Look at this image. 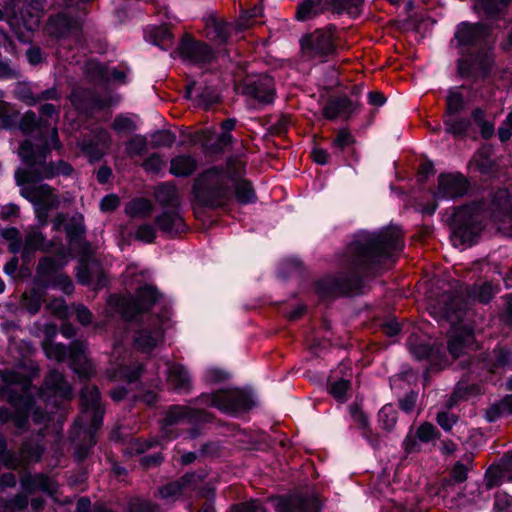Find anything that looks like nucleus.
<instances>
[{"instance_id":"f3484780","label":"nucleus","mask_w":512,"mask_h":512,"mask_svg":"<svg viewBox=\"0 0 512 512\" xmlns=\"http://www.w3.org/2000/svg\"><path fill=\"white\" fill-rule=\"evenodd\" d=\"M167 383L175 391L187 392L191 387V376L185 366L167 362Z\"/></svg>"},{"instance_id":"bb28decb","label":"nucleus","mask_w":512,"mask_h":512,"mask_svg":"<svg viewBox=\"0 0 512 512\" xmlns=\"http://www.w3.org/2000/svg\"><path fill=\"white\" fill-rule=\"evenodd\" d=\"M483 29L479 25L461 23L455 32V41L458 47H466L475 43L481 36Z\"/></svg>"},{"instance_id":"412c9836","label":"nucleus","mask_w":512,"mask_h":512,"mask_svg":"<svg viewBox=\"0 0 512 512\" xmlns=\"http://www.w3.org/2000/svg\"><path fill=\"white\" fill-rule=\"evenodd\" d=\"M317 288L324 296L350 293L353 284L338 276H327L317 283Z\"/></svg>"},{"instance_id":"6ab92c4d","label":"nucleus","mask_w":512,"mask_h":512,"mask_svg":"<svg viewBox=\"0 0 512 512\" xmlns=\"http://www.w3.org/2000/svg\"><path fill=\"white\" fill-rule=\"evenodd\" d=\"M163 336V329L160 325L152 329L143 328L137 332L134 344L142 352H149L163 340Z\"/></svg>"},{"instance_id":"0e129e2a","label":"nucleus","mask_w":512,"mask_h":512,"mask_svg":"<svg viewBox=\"0 0 512 512\" xmlns=\"http://www.w3.org/2000/svg\"><path fill=\"white\" fill-rule=\"evenodd\" d=\"M353 143L352 135L346 130H340L333 140V146L335 148H339L340 150H344L346 147Z\"/></svg>"},{"instance_id":"f257e3e1","label":"nucleus","mask_w":512,"mask_h":512,"mask_svg":"<svg viewBox=\"0 0 512 512\" xmlns=\"http://www.w3.org/2000/svg\"><path fill=\"white\" fill-rule=\"evenodd\" d=\"M401 237L396 226L380 232H358L348 245L344 263L355 268L378 263L402 248Z\"/></svg>"},{"instance_id":"9d476101","label":"nucleus","mask_w":512,"mask_h":512,"mask_svg":"<svg viewBox=\"0 0 512 512\" xmlns=\"http://www.w3.org/2000/svg\"><path fill=\"white\" fill-rule=\"evenodd\" d=\"M158 297L156 289L147 285L137 291L135 298H115V305L125 318L132 319L137 313L149 309Z\"/></svg>"},{"instance_id":"aec40b11","label":"nucleus","mask_w":512,"mask_h":512,"mask_svg":"<svg viewBox=\"0 0 512 512\" xmlns=\"http://www.w3.org/2000/svg\"><path fill=\"white\" fill-rule=\"evenodd\" d=\"M203 419V413L200 410L192 409L186 406H172L165 416V424L167 426L200 421Z\"/></svg>"},{"instance_id":"603ef678","label":"nucleus","mask_w":512,"mask_h":512,"mask_svg":"<svg viewBox=\"0 0 512 512\" xmlns=\"http://www.w3.org/2000/svg\"><path fill=\"white\" fill-rule=\"evenodd\" d=\"M463 107V97L457 91H450L447 96V110L448 114L452 115L458 111H460Z\"/></svg>"},{"instance_id":"69168bd1","label":"nucleus","mask_w":512,"mask_h":512,"mask_svg":"<svg viewBox=\"0 0 512 512\" xmlns=\"http://www.w3.org/2000/svg\"><path fill=\"white\" fill-rule=\"evenodd\" d=\"M53 285L65 294H71L74 289L71 279L67 275L63 274H58L55 277Z\"/></svg>"},{"instance_id":"423d86ee","label":"nucleus","mask_w":512,"mask_h":512,"mask_svg":"<svg viewBox=\"0 0 512 512\" xmlns=\"http://www.w3.org/2000/svg\"><path fill=\"white\" fill-rule=\"evenodd\" d=\"M43 349L49 359L61 362L67 357L70 366L80 378H88L93 373V367L86 357V345L83 342H74L69 350L62 344L44 341Z\"/></svg>"},{"instance_id":"cd10ccee","label":"nucleus","mask_w":512,"mask_h":512,"mask_svg":"<svg viewBox=\"0 0 512 512\" xmlns=\"http://www.w3.org/2000/svg\"><path fill=\"white\" fill-rule=\"evenodd\" d=\"M328 0H302L297 7L296 18L308 21L321 14L327 7Z\"/></svg>"},{"instance_id":"5fc2aeb1","label":"nucleus","mask_w":512,"mask_h":512,"mask_svg":"<svg viewBox=\"0 0 512 512\" xmlns=\"http://www.w3.org/2000/svg\"><path fill=\"white\" fill-rule=\"evenodd\" d=\"M112 127L118 133H127L135 129V124L128 117L117 116L113 121Z\"/></svg>"},{"instance_id":"37998d69","label":"nucleus","mask_w":512,"mask_h":512,"mask_svg":"<svg viewBox=\"0 0 512 512\" xmlns=\"http://www.w3.org/2000/svg\"><path fill=\"white\" fill-rule=\"evenodd\" d=\"M0 376L6 384L1 388L3 394L9 392L10 385H20L22 390H26L29 386L28 380L15 371H2Z\"/></svg>"},{"instance_id":"20e7f679","label":"nucleus","mask_w":512,"mask_h":512,"mask_svg":"<svg viewBox=\"0 0 512 512\" xmlns=\"http://www.w3.org/2000/svg\"><path fill=\"white\" fill-rule=\"evenodd\" d=\"M459 296L443 294L440 299L429 297V310L435 317L445 318L453 324L448 340V350L453 358L474 350V336L466 329L455 325L463 309Z\"/></svg>"},{"instance_id":"2eb2a0df","label":"nucleus","mask_w":512,"mask_h":512,"mask_svg":"<svg viewBox=\"0 0 512 512\" xmlns=\"http://www.w3.org/2000/svg\"><path fill=\"white\" fill-rule=\"evenodd\" d=\"M320 507V502L314 494L280 498L275 505L277 512H319Z\"/></svg>"},{"instance_id":"c9c22d12","label":"nucleus","mask_w":512,"mask_h":512,"mask_svg":"<svg viewBox=\"0 0 512 512\" xmlns=\"http://www.w3.org/2000/svg\"><path fill=\"white\" fill-rule=\"evenodd\" d=\"M155 198L163 206L175 207L178 204L177 188L170 184L160 185L155 192Z\"/></svg>"},{"instance_id":"4c0bfd02","label":"nucleus","mask_w":512,"mask_h":512,"mask_svg":"<svg viewBox=\"0 0 512 512\" xmlns=\"http://www.w3.org/2000/svg\"><path fill=\"white\" fill-rule=\"evenodd\" d=\"M125 210L131 217H146L152 211V203L143 198L135 199L126 206Z\"/></svg>"},{"instance_id":"dca6fc26","label":"nucleus","mask_w":512,"mask_h":512,"mask_svg":"<svg viewBox=\"0 0 512 512\" xmlns=\"http://www.w3.org/2000/svg\"><path fill=\"white\" fill-rule=\"evenodd\" d=\"M274 83L267 75L258 76L244 87V93L260 103H271L274 100Z\"/></svg>"},{"instance_id":"052dcab7","label":"nucleus","mask_w":512,"mask_h":512,"mask_svg":"<svg viewBox=\"0 0 512 512\" xmlns=\"http://www.w3.org/2000/svg\"><path fill=\"white\" fill-rule=\"evenodd\" d=\"M143 166L147 172L158 173L164 168L165 162L159 155L154 154L145 160Z\"/></svg>"},{"instance_id":"6e6d98bb","label":"nucleus","mask_w":512,"mask_h":512,"mask_svg":"<svg viewBox=\"0 0 512 512\" xmlns=\"http://www.w3.org/2000/svg\"><path fill=\"white\" fill-rule=\"evenodd\" d=\"M259 16H262V8L261 7H253L252 9L248 10V11H245L240 20H239V26L240 28H247V27H250L252 25H254V23L252 22V20L254 18H257Z\"/></svg>"},{"instance_id":"9b49d317","label":"nucleus","mask_w":512,"mask_h":512,"mask_svg":"<svg viewBox=\"0 0 512 512\" xmlns=\"http://www.w3.org/2000/svg\"><path fill=\"white\" fill-rule=\"evenodd\" d=\"M83 407L82 419L76 421V425L82 427V421H91V428L96 430L102 425L104 414L100 394L96 387H86L81 393Z\"/></svg>"},{"instance_id":"a19ab883","label":"nucleus","mask_w":512,"mask_h":512,"mask_svg":"<svg viewBox=\"0 0 512 512\" xmlns=\"http://www.w3.org/2000/svg\"><path fill=\"white\" fill-rule=\"evenodd\" d=\"M334 12L348 13L350 15H357L359 13L362 0H328Z\"/></svg>"},{"instance_id":"338daca9","label":"nucleus","mask_w":512,"mask_h":512,"mask_svg":"<svg viewBox=\"0 0 512 512\" xmlns=\"http://www.w3.org/2000/svg\"><path fill=\"white\" fill-rule=\"evenodd\" d=\"M226 377V372L215 367L207 368L204 374L205 381L208 383H218Z\"/></svg>"},{"instance_id":"f8f14e48","label":"nucleus","mask_w":512,"mask_h":512,"mask_svg":"<svg viewBox=\"0 0 512 512\" xmlns=\"http://www.w3.org/2000/svg\"><path fill=\"white\" fill-rule=\"evenodd\" d=\"M179 50L181 57L191 64L203 65L214 59V53L206 43L192 38H184Z\"/></svg>"},{"instance_id":"ea45409f","label":"nucleus","mask_w":512,"mask_h":512,"mask_svg":"<svg viewBox=\"0 0 512 512\" xmlns=\"http://www.w3.org/2000/svg\"><path fill=\"white\" fill-rule=\"evenodd\" d=\"M44 301L43 292L41 289H32L23 295L22 306L30 313L39 311L42 302Z\"/></svg>"},{"instance_id":"3c124183","label":"nucleus","mask_w":512,"mask_h":512,"mask_svg":"<svg viewBox=\"0 0 512 512\" xmlns=\"http://www.w3.org/2000/svg\"><path fill=\"white\" fill-rule=\"evenodd\" d=\"M417 437L422 442H429L438 437L437 429L430 423H424L417 429Z\"/></svg>"},{"instance_id":"e2e57ef3","label":"nucleus","mask_w":512,"mask_h":512,"mask_svg":"<svg viewBox=\"0 0 512 512\" xmlns=\"http://www.w3.org/2000/svg\"><path fill=\"white\" fill-rule=\"evenodd\" d=\"M493 205L500 211H508L511 208V201L507 190L498 191Z\"/></svg>"},{"instance_id":"5701e85b","label":"nucleus","mask_w":512,"mask_h":512,"mask_svg":"<svg viewBox=\"0 0 512 512\" xmlns=\"http://www.w3.org/2000/svg\"><path fill=\"white\" fill-rule=\"evenodd\" d=\"M356 104L351 100L342 97L331 100L324 107V116L327 119H335L337 117L348 118L356 110Z\"/></svg>"},{"instance_id":"f704fd0d","label":"nucleus","mask_w":512,"mask_h":512,"mask_svg":"<svg viewBox=\"0 0 512 512\" xmlns=\"http://www.w3.org/2000/svg\"><path fill=\"white\" fill-rule=\"evenodd\" d=\"M241 175L236 176L235 180L231 182V186L235 187V197L241 204H248L255 200V193L251 185L240 179Z\"/></svg>"},{"instance_id":"a211bd4d","label":"nucleus","mask_w":512,"mask_h":512,"mask_svg":"<svg viewBox=\"0 0 512 512\" xmlns=\"http://www.w3.org/2000/svg\"><path fill=\"white\" fill-rule=\"evenodd\" d=\"M8 400L15 407H17V416H16V425L19 428H24L27 417L33 411L34 421L40 423L45 415L40 413L37 409H34L33 403L30 398L21 396L18 400L14 398L12 395L8 396Z\"/></svg>"},{"instance_id":"c85d7f7f","label":"nucleus","mask_w":512,"mask_h":512,"mask_svg":"<svg viewBox=\"0 0 512 512\" xmlns=\"http://www.w3.org/2000/svg\"><path fill=\"white\" fill-rule=\"evenodd\" d=\"M45 390L53 393L54 397L68 398L71 394L70 385L64 380L61 373L52 371L45 380Z\"/></svg>"},{"instance_id":"473e14b6","label":"nucleus","mask_w":512,"mask_h":512,"mask_svg":"<svg viewBox=\"0 0 512 512\" xmlns=\"http://www.w3.org/2000/svg\"><path fill=\"white\" fill-rule=\"evenodd\" d=\"M75 28L71 20L65 15L51 17L47 24V33L57 38L65 37Z\"/></svg>"},{"instance_id":"2f4dec72","label":"nucleus","mask_w":512,"mask_h":512,"mask_svg":"<svg viewBox=\"0 0 512 512\" xmlns=\"http://www.w3.org/2000/svg\"><path fill=\"white\" fill-rule=\"evenodd\" d=\"M159 228L168 234L178 233L183 228V219L176 211H166L156 218Z\"/></svg>"},{"instance_id":"13d9d810","label":"nucleus","mask_w":512,"mask_h":512,"mask_svg":"<svg viewBox=\"0 0 512 512\" xmlns=\"http://www.w3.org/2000/svg\"><path fill=\"white\" fill-rule=\"evenodd\" d=\"M512 497L506 493H498L495 497L494 509L496 512H510Z\"/></svg>"},{"instance_id":"7c9ffc66","label":"nucleus","mask_w":512,"mask_h":512,"mask_svg":"<svg viewBox=\"0 0 512 512\" xmlns=\"http://www.w3.org/2000/svg\"><path fill=\"white\" fill-rule=\"evenodd\" d=\"M455 501L456 506L461 510H468L472 505H477L481 501L480 486L477 483L467 484Z\"/></svg>"},{"instance_id":"58836bf2","label":"nucleus","mask_w":512,"mask_h":512,"mask_svg":"<svg viewBox=\"0 0 512 512\" xmlns=\"http://www.w3.org/2000/svg\"><path fill=\"white\" fill-rule=\"evenodd\" d=\"M147 38L154 44L167 49L171 45V34L166 27H153L147 32Z\"/></svg>"},{"instance_id":"0eeeda50","label":"nucleus","mask_w":512,"mask_h":512,"mask_svg":"<svg viewBox=\"0 0 512 512\" xmlns=\"http://www.w3.org/2000/svg\"><path fill=\"white\" fill-rule=\"evenodd\" d=\"M37 181L32 180L19 185L20 194L33 204L39 225L44 226L47 223L48 211L57 208L60 199L49 185L36 184Z\"/></svg>"},{"instance_id":"09e8293b","label":"nucleus","mask_w":512,"mask_h":512,"mask_svg":"<svg viewBox=\"0 0 512 512\" xmlns=\"http://www.w3.org/2000/svg\"><path fill=\"white\" fill-rule=\"evenodd\" d=\"M469 126V122L465 119H458L449 115L445 121V129L454 135L464 134Z\"/></svg>"},{"instance_id":"f03ea898","label":"nucleus","mask_w":512,"mask_h":512,"mask_svg":"<svg viewBox=\"0 0 512 512\" xmlns=\"http://www.w3.org/2000/svg\"><path fill=\"white\" fill-rule=\"evenodd\" d=\"M60 142L57 130L53 128L49 139L44 143L33 144L26 140L19 147V156L27 164V169H19L15 173L16 182L22 185L32 180L49 179L56 175H69L72 168L69 164L59 161L56 164L46 165V153L52 149H59Z\"/></svg>"},{"instance_id":"864d4df0","label":"nucleus","mask_w":512,"mask_h":512,"mask_svg":"<svg viewBox=\"0 0 512 512\" xmlns=\"http://www.w3.org/2000/svg\"><path fill=\"white\" fill-rule=\"evenodd\" d=\"M130 512H157L158 506L148 500L136 499L129 504Z\"/></svg>"},{"instance_id":"c03bdc74","label":"nucleus","mask_w":512,"mask_h":512,"mask_svg":"<svg viewBox=\"0 0 512 512\" xmlns=\"http://www.w3.org/2000/svg\"><path fill=\"white\" fill-rule=\"evenodd\" d=\"M117 366V369L112 374H110V378L112 379H121L128 382H133L138 379L142 371L141 366H137L134 369H130L124 363H119Z\"/></svg>"},{"instance_id":"a18cd8bd","label":"nucleus","mask_w":512,"mask_h":512,"mask_svg":"<svg viewBox=\"0 0 512 512\" xmlns=\"http://www.w3.org/2000/svg\"><path fill=\"white\" fill-rule=\"evenodd\" d=\"M378 420L384 430L390 431L396 424L397 412L392 405H385L378 413Z\"/></svg>"},{"instance_id":"4be33fe9","label":"nucleus","mask_w":512,"mask_h":512,"mask_svg":"<svg viewBox=\"0 0 512 512\" xmlns=\"http://www.w3.org/2000/svg\"><path fill=\"white\" fill-rule=\"evenodd\" d=\"M21 486L27 492L41 490L50 496H54L57 491V485L54 480L42 474L24 476L21 479Z\"/></svg>"},{"instance_id":"49530a36","label":"nucleus","mask_w":512,"mask_h":512,"mask_svg":"<svg viewBox=\"0 0 512 512\" xmlns=\"http://www.w3.org/2000/svg\"><path fill=\"white\" fill-rule=\"evenodd\" d=\"M507 481L502 471V462L500 461L497 465L491 466L485 474V485L487 489H492L495 486L502 484Z\"/></svg>"},{"instance_id":"8fccbe9b","label":"nucleus","mask_w":512,"mask_h":512,"mask_svg":"<svg viewBox=\"0 0 512 512\" xmlns=\"http://www.w3.org/2000/svg\"><path fill=\"white\" fill-rule=\"evenodd\" d=\"M349 386V381L344 379L337 380L331 383L330 393L338 401L344 402L346 400V393L349 389Z\"/></svg>"},{"instance_id":"b1692460","label":"nucleus","mask_w":512,"mask_h":512,"mask_svg":"<svg viewBox=\"0 0 512 512\" xmlns=\"http://www.w3.org/2000/svg\"><path fill=\"white\" fill-rule=\"evenodd\" d=\"M51 243L36 228H30L23 245V257L28 258L35 251H48Z\"/></svg>"},{"instance_id":"c756f323","label":"nucleus","mask_w":512,"mask_h":512,"mask_svg":"<svg viewBox=\"0 0 512 512\" xmlns=\"http://www.w3.org/2000/svg\"><path fill=\"white\" fill-rule=\"evenodd\" d=\"M41 15L42 10L40 4L37 1H26L21 11V20L23 26L28 31H33L38 27Z\"/></svg>"},{"instance_id":"79ce46f5","label":"nucleus","mask_w":512,"mask_h":512,"mask_svg":"<svg viewBox=\"0 0 512 512\" xmlns=\"http://www.w3.org/2000/svg\"><path fill=\"white\" fill-rule=\"evenodd\" d=\"M498 292V288L491 283H484L482 285L474 286L469 296L478 300L481 303H487Z\"/></svg>"},{"instance_id":"680f3d73","label":"nucleus","mask_w":512,"mask_h":512,"mask_svg":"<svg viewBox=\"0 0 512 512\" xmlns=\"http://www.w3.org/2000/svg\"><path fill=\"white\" fill-rule=\"evenodd\" d=\"M457 420V416L452 413L440 412L437 415V423L445 431L451 430V428L457 422Z\"/></svg>"},{"instance_id":"de8ad7c7","label":"nucleus","mask_w":512,"mask_h":512,"mask_svg":"<svg viewBox=\"0 0 512 512\" xmlns=\"http://www.w3.org/2000/svg\"><path fill=\"white\" fill-rule=\"evenodd\" d=\"M147 149V139L144 136L136 135L126 143V152L129 156L142 155Z\"/></svg>"},{"instance_id":"1a4fd4ad","label":"nucleus","mask_w":512,"mask_h":512,"mask_svg":"<svg viewBox=\"0 0 512 512\" xmlns=\"http://www.w3.org/2000/svg\"><path fill=\"white\" fill-rule=\"evenodd\" d=\"M201 402L229 414H235L248 408L246 396L238 389H228L202 395Z\"/></svg>"},{"instance_id":"4d7b16f0","label":"nucleus","mask_w":512,"mask_h":512,"mask_svg":"<svg viewBox=\"0 0 512 512\" xmlns=\"http://www.w3.org/2000/svg\"><path fill=\"white\" fill-rule=\"evenodd\" d=\"M155 237L156 230L150 224H143L136 231V238L145 243H151Z\"/></svg>"},{"instance_id":"774afa93","label":"nucleus","mask_w":512,"mask_h":512,"mask_svg":"<svg viewBox=\"0 0 512 512\" xmlns=\"http://www.w3.org/2000/svg\"><path fill=\"white\" fill-rule=\"evenodd\" d=\"M410 352L418 359L430 356L432 349L426 344H413L412 340L409 342Z\"/></svg>"},{"instance_id":"e433bc0d","label":"nucleus","mask_w":512,"mask_h":512,"mask_svg":"<svg viewBox=\"0 0 512 512\" xmlns=\"http://www.w3.org/2000/svg\"><path fill=\"white\" fill-rule=\"evenodd\" d=\"M77 278L80 283L92 285L94 289H99L107 283L106 277L103 273H100L96 279L91 268L87 265H83L78 268Z\"/></svg>"},{"instance_id":"4468645a","label":"nucleus","mask_w":512,"mask_h":512,"mask_svg":"<svg viewBox=\"0 0 512 512\" xmlns=\"http://www.w3.org/2000/svg\"><path fill=\"white\" fill-rule=\"evenodd\" d=\"M198 483V477L195 474H186L181 479L163 485L158 490V497L166 503H172L181 496L188 495L195 490Z\"/></svg>"},{"instance_id":"39448f33","label":"nucleus","mask_w":512,"mask_h":512,"mask_svg":"<svg viewBox=\"0 0 512 512\" xmlns=\"http://www.w3.org/2000/svg\"><path fill=\"white\" fill-rule=\"evenodd\" d=\"M450 226L451 242L458 248L473 245L483 229L481 215L474 206L457 209L451 217Z\"/></svg>"},{"instance_id":"ddd939ff","label":"nucleus","mask_w":512,"mask_h":512,"mask_svg":"<svg viewBox=\"0 0 512 512\" xmlns=\"http://www.w3.org/2000/svg\"><path fill=\"white\" fill-rule=\"evenodd\" d=\"M467 190V181L461 174H441L434 196L436 200L453 199L463 196Z\"/></svg>"},{"instance_id":"393cba45","label":"nucleus","mask_w":512,"mask_h":512,"mask_svg":"<svg viewBox=\"0 0 512 512\" xmlns=\"http://www.w3.org/2000/svg\"><path fill=\"white\" fill-rule=\"evenodd\" d=\"M86 72L91 78H100L105 81L123 82L125 79L124 72L110 69L94 61H90L86 64Z\"/></svg>"},{"instance_id":"a878e982","label":"nucleus","mask_w":512,"mask_h":512,"mask_svg":"<svg viewBox=\"0 0 512 512\" xmlns=\"http://www.w3.org/2000/svg\"><path fill=\"white\" fill-rule=\"evenodd\" d=\"M206 36L211 40L224 43L228 38L227 25L219 20L214 14L204 17Z\"/></svg>"},{"instance_id":"72a5a7b5","label":"nucleus","mask_w":512,"mask_h":512,"mask_svg":"<svg viewBox=\"0 0 512 512\" xmlns=\"http://www.w3.org/2000/svg\"><path fill=\"white\" fill-rule=\"evenodd\" d=\"M197 167L196 161L190 156H178L171 161L170 171L175 176H188Z\"/></svg>"},{"instance_id":"6e6552de","label":"nucleus","mask_w":512,"mask_h":512,"mask_svg":"<svg viewBox=\"0 0 512 512\" xmlns=\"http://www.w3.org/2000/svg\"><path fill=\"white\" fill-rule=\"evenodd\" d=\"M334 28L317 29L302 37L301 51L309 59L321 58L335 51Z\"/></svg>"},{"instance_id":"bf43d9fd","label":"nucleus","mask_w":512,"mask_h":512,"mask_svg":"<svg viewBox=\"0 0 512 512\" xmlns=\"http://www.w3.org/2000/svg\"><path fill=\"white\" fill-rule=\"evenodd\" d=\"M231 512H266L259 500H251L235 505Z\"/></svg>"},{"instance_id":"7ed1b4c3","label":"nucleus","mask_w":512,"mask_h":512,"mask_svg":"<svg viewBox=\"0 0 512 512\" xmlns=\"http://www.w3.org/2000/svg\"><path fill=\"white\" fill-rule=\"evenodd\" d=\"M244 163L238 159L228 160L226 167H212L205 170L195 181L194 194L206 206L217 207L230 197L231 182L242 175Z\"/></svg>"}]
</instances>
